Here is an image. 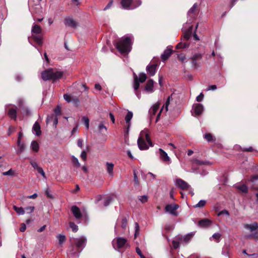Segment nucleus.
<instances>
[{
	"label": "nucleus",
	"mask_w": 258,
	"mask_h": 258,
	"mask_svg": "<svg viewBox=\"0 0 258 258\" xmlns=\"http://www.w3.org/2000/svg\"><path fill=\"white\" fill-rule=\"evenodd\" d=\"M153 146V144L149 136L148 130H144L141 132L140 136L138 139V145L139 149L141 150H147L149 146Z\"/></svg>",
	"instance_id": "1"
},
{
	"label": "nucleus",
	"mask_w": 258,
	"mask_h": 258,
	"mask_svg": "<svg viewBox=\"0 0 258 258\" xmlns=\"http://www.w3.org/2000/svg\"><path fill=\"white\" fill-rule=\"evenodd\" d=\"M116 47L121 53H128L131 49V39L129 37H122L115 44Z\"/></svg>",
	"instance_id": "2"
},
{
	"label": "nucleus",
	"mask_w": 258,
	"mask_h": 258,
	"mask_svg": "<svg viewBox=\"0 0 258 258\" xmlns=\"http://www.w3.org/2000/svg\"><path fill=\"white\" fill-rule=\"evenodd\" d=\"M63 73L56 70L50 69L42 72L41 76L43 80H56L61 78Z\"/></svg>",
	"instance_id": "3"
},
{
	"label": "nucleus",
	"mask_w": 258,
	"mask_h": 258,
	"mask_svg": "<svg viewBox=\"0 0 258 258\" xmlns=\"http://www.w3.org/2000/svg\"><path fill=\"white\" fill-rule=\"evenodd\" d=\"M41 33L42 29L40 26L36 24L33 25L31 30L32 36L31 38L40 45H42V37L41 35Z\"/></svg>",
	"instance_id": "4"
},
{
	"label": "nucleus",
	"mask_w": 258,
	"mask_h": 258,
	"mask_svg": "<svg viewBox=\"0 0 258 258\" xmlns=\"http://www.w3.org/2000/svg\"><path fill=\"white\" fill-rule=\"evenodd\" d=\"M112 245L116 250H124L130 247V244L125 238L122 237H116L112 241Z\"/></svg>",
	"instance_id": "5"
},
{
	"label": "nucleus",
	"mask_w": 258,
	"mask_h": 258,
	"mask_svg": "<svg viewBox=\"0 0 258 258\" xmlns=\"http://www.w3.org/2000/svg\"><path fill=\"white\" fill-rule=\"evenodd\" d=\"M198 11V4L195 3L187 12V18L190 23L192 22L197 17Z\"/></svg>",
	"instance_id": "6"
},
{
	"label": "nucleus",
	"mask_w": 258,
	"mask_h": 258,
	"mask_svg": "<svg viewBox=\"0 0 258 258\" xmlns=\"http://www.w3.org/2000/svg\"><path fill=\"white\" fill-rule=\"evenodd\" d=\"M178 208V205L169 204L165 207V211L166 212L173 215L177 216L178 215L176 210Z\"/></svg>",
	"instance_id": "7"
},
{
	"label": "nucleus",
	"mask_w": 258,
	"mask_h": 258,
	"mask_svg": "<svg viewBox=\"0 0 258 258\" xmlns=\"http://www.w3.org/2000/svg\"><path fill=\"white\" fill-rule=\"evenodd\" d=\"M76 246L82 250L85 246L87 242V238L85 236H81L75 239Z\"/></svg>",
	"instance_id": "8"
},
{
	"label": "nucleus",
	"mask_w": 258,
	"mask_h": 258,
	"mask_svg": "<svg viewBox=\"0 0 258 258\" xmlns=\"http://www.w3.org/2000/svg\"><path fill=\"white\" fill-rule=\"evenodd\" d=\"M19 106L20 107V110L24 116H29L30 114V111L28 107L24 106V102L23 100H19Z\"/></svg>",
	"instance_id": "9"
},
{
	"label": "nucleus",
	"mask_w": 258,
	"mask_h": 258,
	"mask_svg": "<svg viewBox=\"0 0 258 258\" xmlns=\"http://www.w3.org/2000/svg\"><path fill=\"white\" fill-rule=\"evenodd\" d=\"M175 184L176 186L183 190L188 189L190 187L187 183L180 178L176 179Z\"/></svg>",
	"instance_id": "10"
},
{
	"label": "nucleus",
	"mask_w": 258,
	"mask_h": 258,
	"mask_svg": "<svg viewBox=\"0 0 258 258\" xmlns=\"http://www.w3.org/2000/svg\"><path fill=\"white\" fill-rule=\"evenodd\" d=\"M133 0H121L120 4L122 8L125 10H132L135 9L133 3Z\"/></svg>",
	"instance_id": "11"
},
{
	"label": "nucleus",
	"mask_w": 258,
	"mask_h": 258,
	"mask_svg": "<svg viewBox=\"0 0 258 258\" xmlns=\"http://www.w3.org/2000/svg\"><path fill=\"white\" fill-rule=\"evenodd\" d=\"M194 234L191 233H188L184 236H177V239L180 240V243H187L190 240Z\"/></svg>",
	"instance_id": "12"
},
{
	"label": "nucleus",
	"mask_w": 258,
	"mask_h": 258,
	"mask_svg": "<svg viewBox=\"0 0 258 258\" xmlns=\"http://www.w3.org/2000/svg\"><path fill=\"white\" fill-rule=\"evenodd\" d=\"M171 98H172L171 96H169L168 97L165 104L163 106L162 108L161 109L159 112L157 114V118L156 119V122H157L159 120V119L160 118V116L161 113L164 111V108H165V112H167L168 111V107L170 104V99Z\"/></svg>",
	"instance_id": "13"
},
{
	"label": "nucleus",
	"mask_w": 258,
	"mask_h": 258,
	"mask_svg": "<svg viewBox=\"0 0 258 258\" xmlns=\"http://www.w3.org/2000/svg\"><path fill=\"white\" fill-rule=\"evenodd\" d=\"M64 23L66 26L72 28H75L77 26V23L72 17L66 18L64 20Z\"/></svg>",
	"instance_id": "14"
},
{
	"label": "nucleus",
	"mask_w": 258,
	"mask_h": 258,
	"mask_svg": "<svg viewBox=\"0 0 258 258\" xmlns=\"http://www.w3.org/2000/svg\"><path fill=\"white\" fill-rule=\"evenodd\" d=\"M145 91L148 93L154 92V81L153 80L150 79L147 81L145 87Z\"/></svg>",
	"instance_id": "15"
},
{
	"label": "nucleus",
	"mask_w": 258,
	"mask_h": 258,
	"mask_svg": "<svg viewBox=\"0 0 258 258\" xmlns=\"http://www.w3.org/2000/svg\"><path fill=\"white\" fill-rule=\"evenodd\" d=\"M192 109L196 115H201L204 110V106L201 104H195L193 105Z\"/></svg>",
	"instance_id": "16"
},
{
	"label": "nucleus",
	"mask_w": 258,
	"mask_h": 258,
	"mask_svg": "<svg viewBox=\"0 0 258 258\" xmlns=\"http://www.w3.org/2000/svg\"><path fill=\"white\" fill-rule=\"evenodd\" d=\"M134 89L135 90V94L138 99H140L141 98V93L138 91V89L140 87V82L138 81V79L137 76H136L134 78Z\"/></svg>",
	"instance_id": "17"
},
{
	"label": "nucleus",
	"mask_w": 258,
	"mask_h": 258,
	"mask_svg": "<svg viewBox=\"0 0 258 258\" xmlns=\"http://www.w3.org/2000/svg\"><path fill=\"white\" fill-rule=\"evenodd\" d=\"M212 223V221L208 219H203L198 222V225L202 228H207Z\"/></svg>",
	"instance_id": "18"
},
{
	"label": "nucleus",
	"mask_w": 258,
	"mask_h": 258,
	"mask_svg": "<svg viewBox=\"0 0 258 258\" xmlns=\"http://www.w3.org/2000/svg\"><path fill=\"white\" fill-rule=\"evenodd\" d=\"M160 157L162 161L164 162H168L169 164L171 163V160L170 157L168 156L167 154L162 149H159Z\"/></svg>",
	"instance_id": "19"
},
{
	"label": "nucleus",
	"mask_w": 258,
	"mask_h": 258,
	"mask_svg": "<svg viewBox=\"0 0 258 258\" xmlns=\"http://www.w3.org/2000/svg\"><path fill=\"white\" fill-rule=\"evenodd\" d=\"M157 70V67L156 64L148 65L146 68V70L148 74L151 76H154Z\"/></svg>",
	"instance_id": "20"
},
{
	"label": "nucleus",
	"mask_w": 258,
	"mask_h": 258,
	"mask_svg": "<svg viewBox=\"0 0 258 258\" xmlns=\"http://www.w3.org/2000/svg\"><path fill=\"white\" fill-rule=\"evenodd\" d=\"M172 50L171 46H168L161 55V58L163 60L167 59L171 55Z\"/></svg>",
	"instance_id": "21"
},
{
	"label": "nucleus",
	"mask_w": 258,
	"mask_h": 258,
	"mask_svg": "<svg viewBox=\"0 0 258 258\" xmlns=\"http://www.w3.org/2000/svg\"><path fill=\"white\" fill-rule=\"evenodd\" d=\"M160 104L159 102H157L154 104L151 108L149 109V113L151 116V117H152L153 115L156 114L157 111L158 110Z\"/></svg>",
	"instance_id": "22"
},
{
	"label": "nucleus",
	"mask_w": 258,
	"mask_h": 258,
	"mask_svg": "<svg viewBox=\"0 0 258 258\" xmlns=\"http://www.w3.org/2000/svg\"><path fill=\"white\" fill-rule=\"evenodd\" d=\"M32 131L33 133L37 136H39L41 134V131L40 130V126L38 122H35L32 128Z\"/></svg>",
	"instance_id": "23"
},
{
	"label": "nucleus",
	"mask_w": 258,
	"mask_h": 258,
	"mask_svg": "<svg viewBox=\"0 0 258 258\" xmlns=\"http://www.w3.org/2000/svg\"><path fill=\"white\" fill-rule=\"evenodd\" d=\"M72 212L73 213L74 216L77 219H80L82 217V214L78 207L76 206H73L71 209Z\"/></svg>",
	"instance_id": "24"
},
{
	"label": "nucleus",
	"mask_w": 258,
	"mask_h": 258,
	"mask_svg": "<svg viewBox=\"0 0 258 258\" xmlns=\"http://www.w3.org/2000/svg\"><path fill=\"white\" fill-rule=\"evenodd\" d=\"M244 227L251 231L255 230L258 228L257 224L256 222H253L251 224H245L244 225Z\"/></svg>",
	"instance_id": "25"
},
{
	"label": "nucleus",
	"mask_w": 258,
	"mask_h": 258,
	"mask_svg": "<svg viewBox=\"0 0 258 258\" xmlns=\"http://www.w3.org/2000/svg\"><path fill=\"white\" fill-rule=\"evenodd\" d=\"M64 99L67 102H71L72 101H73L74 103L76 104H78L79 101L77 98H72L71 96L68 95V94H64L63 95Z\"/></svg>",
	"instance_id": "26"
},
{
	"label": "nucleus",
	"mask_w": 258,
	"mask_h": 258,
	"mask_svg": "<svg viewBox=\"0 0 258 258\" xmlns=\"http://www.w3.org/2000/svg\"><path fill=\"white\" fill-rule=\"evenodd\" d=\"M9 116L11 118L16 119L17 118V110L16 107L10 108L8 112Z\"/></svg>",
	"instance_id": "27"
},
{
	"label": "nucleus",
	"mask_w": 258,
	"mask_h": 258,
	"mask_svg": "<svg viewBox=\"0 0 258 258\" xmlns=\"http://www.w3.org/2000/svg\"><path fill=\"white\" fill-rule=\"evenodd\" d=\"M235 188L242 193H247L248 191L247 186L244 184H238L235 186Z\"/></svg>",
	"instance_id": "28"
},
{
	"label": "nucleus",
	"mask_w": 258,
	"mask_h": 258,
	"mask_svg": "<svg viewBox=\"0 0 258 258\" xmlns=\"http://www.w3.org/2000/svg\"><path fill=\"white\" fill-rule=\"evenodd\" d=\"M133 116V113L132 111H128L127 112V114L125 116V120L126 123L128 124V129L131 126V120L132 119Z\"/></svg>",
	"instance_id": "29"
},
{
	"label": "nucleus",
	"mask_w": 258,
	"mask_h": 258,
	"mask_svg": "<svg viewBox=\"0 0 258 258\" xmlns=\"http://www.w3.org/2000/svg\"><path fill=\"white\" fill-rule=\"evenodd\" d=\"M114 165L112 163H106V167L107 172L109 174L110 176H112L113 175V170Z\"/></svg>",
	"instance_id": "30"
},
{
	"label": "nucleus",
	"mask_w": 258,
	"mask_h": 258,
	"mask_svg": "<svg viewBox=\"0 0 258 258\" xmlns=\"http://www.w3.org/2000/svg\"><path fill=\"white\" fill-rule=\"evenodd\" d=\"M31 148L34 152H38L39 150V145L38 142L36 141H32L31 144Z\"/></svg>",
	"instance_id": "31"
},
{
	"label": "nucleus",
	"mask_w": 258,
	"mask_h": 258,
	"mask_svg": "<svg viewBox=\"0 0 258 258\" xmlns=\"http://www.w3.org/2000/svg\"><path fill=\"white\" fill-rule=\"evenodd\" d=\"M17 145L19 147V149L17 151V154H21L22 152H23L25 148V145L24 143H21V141L17 142Z\"/></svg>",
	"instance_id": "32"
},
{
	"label": "nucleus",
	"mask_w": 258,
	"mask_h": 258,
	"mask_svg": "<svg viewBox=\"0 0 258 258\" xmlns=\"http://www.w3.org/2000/svg\"><path fill=\"white\" fill-rule=\"evenodd\" d=\"M13 209L19 215H23L25 214V211L22 207H18L16 206H14Z\"/></svg>",
	"instance_id": "33"
},
{
	"label": "nucleus",
	"mask_w": 258,
	"mask_h": 258,
	"mask_svg": "<svg viewBox=\"0 0 258 258\" xmlns=\"http://www.w3.org/2000/svg\"><path fill=\"white\" fill-rule=\"evenodd\" d=\"M192 29V26H190L189 27V28L188 30V31H186L185 33H184V36H183V39L184 40H187L190 38V37L191 36V33Z\"/></svg>",
	"instance_id": "34"
},
{
	"label": "nucleus",
	"mask_w": 258,
	"mask_h": 258,
	"mask_svg": "<svg viewBox=\"0 0 258 258\" xmlns=\"http://www.w3.org/2000/svg\"><path fill=\"white\" fill-rule=\"evenodd\" d=\"M138 81L140 83H144L147 79V76L145 73H141L139 74V78H138Z\"/></svg>",
	"instance_id": "35"
},
{
	"label": "nucleus",
	"mask_w": 258,
	"mask_h": 258,
	"mask_svg": "<svg viewBox=\"0 0 258 258\" xmlns=\"http://www.w3.org/2000/svg\"><path fill=\"white\" fill-rule=\"evenodd\" d=\"M206 201L205 200H201L198 204L194 206L195 208H202L205 206Z\"/></svg>",
	"instance_id": "36"
},
{
	"label": "nucleus",
	"mask_w": 258,
	"mask_h": 258,
	"mask_svg": "<svg viewBox=\"0 0 258 258\" xmlns=\"http://www.w3.org/2000/svg\"><path fill=\"white\" fill-rule=\"evenodd\" d=\"M59 244L61 245L66 240V237L63 235L59 234L57 236Z\"/></svg>",
	"instance_id": "37"
},
{
	"label": "nucleus",
	"mask_w": 258,
	"mask_h": 258,
	"mask_svg": "<svg viewBox=\"0 0 258 258\" xmlns=\"http://www.w3.org/2000/svg\"><path fill=\"white\" fill-rule=\"evenodd\" d=\"M189 46L188 44H187L186 43H183V42H181V43H178L176 46V48L177 49H180V48H186L188 46Z\"/></svg>",
	"instance_id": "38"
},
{
	"label": "nucleus",
	"mask_w": 258,
	"mask_h": 258,
	"mask_svg": "<svg viewBox=\"0 0 258 258\" xmlns=\"http://www.w3.org/2000/svg\"><path fill=\"white\" fill-rule=\"evenodd\" d=\"M82 121L84 122L86 128L87 129L89 127V118L86 116H83L82 117Z\"/></svg>",
	"instance_id": "39"
},
{
	"label": "nucleus",
	"mask_w": 258,
	"mask_h": 258,
	"mask_svg": "<svg viewBox=\"0 0 258 258\" xmlns=\"http://www.w3.org/2000/svg\"><path fill=\"white\" fill-rule=\"evenodd\" d=\"M180 243V241L177 239V237L175 238V239L172 241V245L174 248H177L179 247Z\"/></svg>",
	"instance_id": "40"
},
{
	"label": "nucleus",
	"mask_w": 258,
	"mask_h": 258,
	"mask_svg": "<svg viewBox=\"0 0 258 258\" xmlns=\"http://www.w3.org/2000/svg\"><path fill=\"white\" fill-rule=\"evenodd\" d=\"M70 228L72 229L73 231L76 232L78 230V227L73 222H70L69 223Z\"/></svg>",
	"instance_id": "41"
},
{
	"label": "nucleus",
	"mask_w": 258,
	"mask_h": 258,
	"mask_svg": "<svg viewBox=\"0 0 258 258\" xmlns=\"http://www.w3.org/2000/svg\"><path fill=\"white\" fill-rule=\"evenodd\" d=\"M113 198L112 197H108L104 201L103 204L104 206H107L112 201Z\"/></svg>",
	"instance_id": "42"
},
{
	"label": "nucleus",
	"mask_w": 258,
	"mask_h": 258,
	"mask_svg": "<svg viewBox=\"0 0 258 258\" xmlns=\"http://www.w3.org/2000/svg\"><path fill=\"white\" fill-rule=\"evenodd\" d=\"M221 236V234L220 233H216L212 235V238L215 239L217 241V242H218L220 241Z\"/></svg>",
	"instance_id": "43"
},
{
	"label": "nucleus",
	"mask_w": 258,
	"mask_h": 258,
	"mask_svg": "<svg viewBox=\"0 0 258 258\" xmlns=\"http://www.w3.org/2000/svg\"><path fill=\"white\" fill-rule=\"evenodd\" d=\"M127 226V220L125 218H123L121 220V226L123 229H125Z\"/></svg>",
	"instance_id": "44"
},
{
	"label": "nucleus",
	"mask_w": 258,
	"mask_h": 258,
	"mask_svg": "<svg viewBox=\"0 0 258 258\" xmlns=\"http://www.w3.org/2000/svg\"><path fill=\"white\" fill-rule=\"evenodd\" d=\"M148 197L147 196H140L139 198V200L142 203H144L148 201Z\"/></svg>",
	"instance_id": "45"
},
{
	"label": "nucleus",
	"mask_w": 258,
	"mask_h": 258,
	"mask_svg": "<svg viewBox=\"0 0 258 258\" xmlns=\"http://www.w3.org/2000/svg\"><path fill=\"white\" fill-rule=\"evenodd\" d=\"M202 54L201 53H196L195 54H194L191 57V59H195L196 60L201 59L202 58Z\"/></svg>",
	"instance_id": "46"
},
{
	"label": "nucleus",
	"mask_w": 258,
	"mask_h": 258,
	"mask_svg": "<svg viewBox=\"0 0 258 258\" xmlns=\"http://www.w3.org/2000/svg\"><path fill=\"white\" fill-rule=\"evenodd\" d=\"M4 175L13 176L14 174V171L10 169L9 171L3 173Z\"/></svg>",
	"instance_id": "47"
},
{
	"label": "nucleus",
	"mask_w": 258,
	"mask_h": 258,
	"mask_svg": "<svg viewBox=\"0 0 258 258\" xmlns=\"http://www.w3.org/2000/svg\"><path fill=\"white\" fill-rule=\"evenodd\" d=\"M191 64L193 67L195 68H198L200 67V64L197 62V60L195 59H191Z\"/></svg>",
	"instance_id": "48"
},
{
	"label": "nucleus",
	"mask_w": 258,
	"mask_h": 258,
	"mask_svg": "<svg viewBox=\"0 0 258 258\" xmlns=\"http://www.w3.org/2000/svg\"><path fill=\"white\" fill-rule=\"evenodd\" d=\"M72 159H73V162L74 164L75 165V166H76L77 167H79L80 166V164L78 161V159L77 158H76L75 156H73Z\"/></svg>",
	"instance_id": "49"
},
{
	"label": "nucleus",
	"mask_w": 258,
	"mask_h": 258,
	"mask_svg": "<svg viewBox=\"0 0 258 258\" xmlns=\"http://www.w3.org/2000/svg\"><path fill=\"white\" fill-rule=\"evenodd\" d=\"M177 57L181 62H184L186 59L185 55L182 53L178 54Z\"/></svg>",
	"instance_id": "50"
},
{
	"label": "nucleus",
	"mask_w": 258,
	"mask_h": 258,
	"mask_svg": "<svg viewBox=\"0 0 258 258\" xmlns=\"http://www.w3.org/2000/svg\"><path fill=\"white\" fill-rule=\"evenodd\" d=\"M205 139L208 142H210L213 140V136L210 134H207L205 135Z\"/></svg>",
	"instance_id": "51"
},
{
	"label": "nucleus",
	"mask_w": 258,
	"mask_h": 258,
	"mask_svg": "<svg viewBox=\"0 0 258 258\" xmlns=\"http://www.w3.org/2000/svg\"><path fill=\"white\" fill-rule=\"evenodd\" d=\"M34 209H35L34 207L29 206V207H26L25 208V210H26L27 213L30 214V213H32L34 211Z\"/></svg>",
	"instance_id": "52"
},
{
	"label": "nucleus",
	"mask_w": 258,
	"mask_h": 258,
	"mask_svg": "<svg viewBox=\"0 0 258 258\" xmlns=\"http://www.w3.org/2000/svg\"><path fill=\"white\" fill-rule=\"evenodd\" d=\"M30 164L35 169H37L39 166H38L37 163L34 160H31Z\"/></svg>",
	"instance_id": "53"
},
{
	"label": "nucleus",
	"mask_w": 258,
	"mask_h": 258,
	"mask_svg": "<svg viewBox=\"0 0 258 258\" xmlns=\"http://www.w3.org/2000/svg\"><path fill=\"white\" fill-rule=\"evenodd\" d=\"M36 170L41 175H42L43 176V177L45 178V172H44L43 169L41 167H39Z\"/></svg>",
	"instance_id": "54"
},
{
	"label": "nucleus",
	"mask_w": 258,
	"mask_h": 258,
	"mask_svg": "<svg viewBox=\"0 0 258 258\" xmlns=\"http://www.w3.org/2000/svg\"><path fill=\"white\" fill-rule=\"evenodd\" d=\"M142 4V2L140 0H137L135 1L134 3L133 4L134 7H135V8L139 7Z\"/></svg>",
	"instance_id": "55"
},
{
	"label": "nucleus",
	"mask_w": 258,
	"mask_h": 258,
	"mask_svg": "<svg viewBox=\"0 0 258 258\" xmlns=\"http://www.w3.org/2000/svg\"><path fill=\"white\" fill-rule=\"evenodd\" d=\"M113 4V1H110L107 5L103 9V11H106L107 10L110 9Z\"/></svg>",
	"instance_id": "56"
},
{
	"label": "nucleus",
	"mask_w": 258,
	"mask_h": 258,
	"mask_svg": "<svg viewBox=\"0 0 258 258\" xmlns=\"http://www.w3.org/2000/svg\"><path fill=\"white\" fill-rule=\"evenodd\" d=\"M81 157L82 158V159L84 160V161H85L87 159V153L86 152V151H83L81 154Z\"/></svg>",
	"instance_id": "57"
},
{
	"label": "nucleus",
	"mask_w": 258,
	"mask_h": 258,
	"mask_svg": "<svg viewBox=\"0 0 258 258\" xmlns=\"http://www.w3.org/2000/svg\"><path fill=\"white\" fill-rule=\"evenodd\" d=\"M203 98H204V95L202 93H201L197 97L196 100L198 102H201L202 101Z\"/></svg>",
	"instance_id": "58"
},
{
	"label": "nucleus",
	"mask_w": 258,
	"mask_h": 258,
	"mask_svg": "<svg viewBox=\"0 0 258 258\" xmlns=\"http://www.w3.org/2000/svg\"><path fill=\"white\" fill-rule=\"evenodd\" d=\"M83 140L82 139H79L77 141V145L80 148H82L83 147Z\"/></svg>",
	"instance_id": "59"
},
{
	"label": "nucleus",
	"mask_w": 258,
	"mask_h": 258,
	"mask_svg": "<svg viewBox=\"0 0 258 258\" xmlns=\"http://www.w3.org/2000/svg\"><path fill=\"white\" fill-rule=\"evenodd\" d=\"M221 215H225L226 216H229V213L228 211L224 210H223V211H221L218 214L219 216Z\"/></svg>",
	"instance_id": "60"
},
{
	"label": "nucleus",
	"mask_w": 258,
	"mask_h": 258,
	"mask_svg": "<svg viewBox=\"0 0 258 258\" xmlns=\"http://www.w3.org/2000/svg\"><path fill=\"white\" fill-rule=\"evenodd\" d=\"M54 112L55 113L58 115H60V108L59 107H57L55 109H54Z\"/></svg>",
	"instance_id": "61"
},
{
	"label": "nucleus",
	"mask_w": 258,
	"mask_h": 258,
	"mask_svg": "<svg viewBox=\"0 0 258 258\" xmlns=\"http://www.w3.org/2000/svg\"><path fill=\"white\" fill-rule=\"evenodd\" d=\"M26 226L25 224H22L21 227L20 228V230L21 232H24L26 230Z\"/></svg>",
	"instance_id": "62"
},
{
	"label": "nucleus",
	"mask_w": 258,
	"mask_h": 258,
	"mask_svg": "<svg viewBox=\"0 0 258 258\" xmlns=\"http://www.w3.org/2000/svg\"><path fill=\"white\" fill-rule=\"evenodd\" d=\"M216 89L217 86L215 85H213L209 87L208 90H215Z\"/></svg>",
	"instance_id": "63"
},
{
	"label": "nucleus",
	"mask_w": 258,
	"mask_h": 258,
	"mask_svg": "<svg viewBox=\"0 0 258 258\" xmlns=\"http://www.w3.org/2000/svg\"><path fill=\"white\" fill-rule=\"evenodd\" d=\"M99 130L101 131L103 129H104L105 131L107 130V128L105 126H104L102 124H100L98 126Z\"/></svg>",
	"instance_id": "64"
}]
</instances>
